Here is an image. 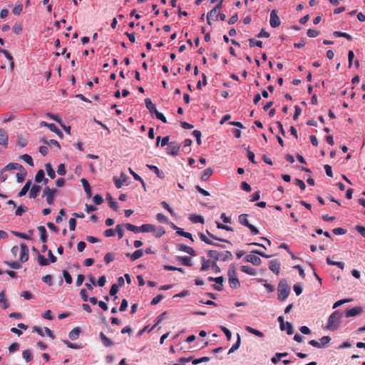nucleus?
<instances>
[{"label":"nucleus","instance_id":"1","mask_svg":"<svg viewBox=\"0 0 365 365\" xmlns=\"http://www.w3.org/2000/svg\"><path fill=\"white\" fill-rule=\"evenodd\" d=\"M343 317V313L339 311L334 312L329 317L327 329L331 331H335L340 324V320Z\"/></svg>","mask_w":365,"mask_h":365},{"label":"nucleus","instance_id":"2","mask_svg":"<svg viewBox=\"0 0 365 365\" xmlns=\"http://www.w3.org/2000/svg\"><path fill=\"white\" fill-rule=\"evenodd\" d=\"M207 256L213 259L215 262L218 260L225 262L232 259V254L230 251L219 252L217 250H209L207 252Z\"/></svg>","mask_w":365,"mask_h":365},{"label":"nucleus","instance_id":"3","mask_svg":"<svg viewBox=\"0 0 365 365\" xmlns=\"http://www.w3.org/2000/svg\"><path fill=\"white\" fill-rule=\"evenodd\" d=\"M227 276H228L229 285L231 288L237 289V288L240 287V282L237 278L236 268L234 265L230 266L228 271H227Z\"/></svg>","mask_w":365,"mask_h":365},{"label":"nucleus","instance_id":"4","mask_svg":"<svg viewBox=\"0 0 365 365\" xmlns=\"http://www.w3.org/2000/svg\"><path fill=\"white\" fill-rule=\"evenodd\" d=\"M278 299L281 302L284 301L290 293V289L287 281L282 279L279 281L277 287Z\"/></svg>","mask_w":365,"mask_h":365},{"label":"nucleus","instance_id":"5","mask_svg":"<svg viewBox=\"0 0 365 365\" xmlns=\"http://www.w3.org/2000/svg\"><path fill=\"white\" fill-rule=\"evenodd\" d=\"M202 267L200 268L201 272L207 271L208 269L212 268L215 272H220V268L217 264V262L210 259H206L205 257H201Z\"/></svg>","mask_w":365,"mask_h":365},{"label":"nucleus","instance_id":"6","mask_svg":"<svg viewBox=\"0 0 365 365\" xmlns=\"http://www.w3.org/2000/svg\"><path fill=\"white\" fill-rule=\"evenodd\" d=\"M249 217L250 215L248 214H241L238 217V222L242 225L248 227L253 235H257L259 233V230L250 223Z\"/></svg>","mask_w":365,"mask_h":365},{"label":"nucleus","instance_id":"7","mask_svg":"<svg viewBox=\"0 0 365 365\" xmlns=\"http://www.w3.org/2000/svg\"><path fill=\"white\" fill-rule=\"evenodd\" d=\"M58 192L56 188L51 189L49 187H45L43 190V197H46V202L48 205H52L54 201L55 194Z\"/></svg>","mask_w":365,"mask_h":365},{"label":"nucleus","instance_id":"8","mask_svg":"<svg viewBox=\"0 0 365 365\" xmlns=\"http://www.w3.org/2000/svg\"><path fill=\"white\" fill-rule=\"evenodd\" d=\"M180 150V145L175 141L169 143V147L166 149V153L168 155L176 156L179 154Z\"/></svg>","mask_w":365,"mask_h":365},{"label":"nucleus","instance_id":"9","mask_svg":"<svg viewBox=\"0 0 365 365\" xmlns=\"http://www.w3.org/2000/svg\"><path fill=\"white\" fill-rule=\"evenodd\" d=\"M269 24L272 28H277L281 24L280 19L277 15V10L275 9H273L271 11Z\"/></svg>","mask_w":365,"mask_h":365},{"label":"nucleus","instance_id":"10","mask_svg":"<svg viewBox=\"0 0 365 365\" xmlns=\"http://www.w3.org/2000/svg\"><path fill=\"white\" fill-rule=\"evenodd\" d=\"M29 250L27 245L24 243L21 245V252L19 259L21 262H26L29 259Z\"/></svg>","mask_w":365,"mask_h":365},{"label":"nucleus","instance_id":"11","mask_svg":"<svg viewBox=\"0 0 365 365\" xmlns=\"http://www.w3.org/2000/svg\"><path fill=\"white\" fill-rule=\"evenodd\" d=\"M362 312V308L361 307H355L351 309H348L345 312L346 317H355L359 314Z\"/></svg>","mask_w":365,"mask_h":365},{"label":"nucleus","instance_id":"12","mask_svg":"<svg viewBox=\"0 0 365 365\" xmlns=\"http://www.w3.org/2000/svg\"><path fill=\"white\" fill-rule=\"evenodd\" d=\"M269 268L275 274L278 275L280 270V263L277 259L271 260L269 263Z\"/></svg>","mask_w":365,"mask_h":365},{"label":"nucleus","instance_id":"13","mask_svg":"<svg viewBox=\"0 0 365 365\" xmlns=\"http://www.w3.org/2000/svg\"><path fill=\"white\" fill-rule=\"evenodd\" d=\"M245 259L247 262H250L254 265L257 266L259 265L262 262L261 259L255 255H247L245 257Z\"/></svg>","mask_w":365,"mask_h":365},{"label":"nucleus","instance_id":"14","mask_svg":"<svg viewBox=\"0 0 365 365\" xmlns=\"http://www.w3.org/2000/svg\"><path fill=\"white\" fill-rule=\"evenodd\" d=\"M8 141H9L8 134L3 128H0V145L7 147Z\"/></svg>","mask_w":365,"mask_h":365},{"label":"nucleus","instance_id":"15","mask_svg":"<svg viewBox=\"0 0 365 365\" xmlns=\"http://www.w3.org/2000/svg\"><path fill=\"white\" fill-rule=\"evenodd\" d=\"M41 190L40 185H34L30 190L29 197V198H36Z\"/></svg>","mask_w":365,"mask_h":365},{"label":"nucleus","instance_id":"16","mask_svg":"<svg viewBox=\"0 0 365 365\" xmlns=\"http://www.w3.org/2000/svg\"><path fill=\"white\" fill-rule=\"evenodd\" d=\"M81 182L86 193L87 197L90 198L92 195L91 186L90 185L88 181L85 178L81 179Z\"/></svg>","mask_w":365,"mask_h":365},{"label":"nucleus","instance_id":"17","mask_svg":"<svg viewBox=\"0 0 365 365\" xmlns=\"http://www.w3.org/2000/svg\"><path fill=\"white\" fill-rule=\"evenodd\" d=\"M178 249L180 250V251H182V252H185L192 256H195V250L189 247V246H187V245H182V244H180L178 245Z\"/></svg>","mask_w":365,"mask_h":365},{"label":"nucleus","instance_id":"18","mask_svg":"<svg viewBox=\"0 0 365 365\" xmlns=\"http://www.w3.org/2000/svg\"><path fill=\"white\" fill-rule=\"evenodd\" d=\"M145 104L147 109H148V110L152 115L155 114L156 111H158L155 105L152 103V101L150 98L145 99Z\"/></svg>","mask_w":365,"mask_h":365},{"label":"nucleus","instance_id":"19","mask_svg":"<svg viewBox=\"0 0 365 365\" xmlns=\"http://www.w3.org/2000/svg\"><path fill=\"white\" fill-rule=\"evenodd\" d=\"M99 337L103 343V344L106 346H110L114 344V343L108 337H107L103 332H101L99 334Z\"/></svg>","mask_w":365,"mask_h":365},{"label":"nucleus","instance_id":"20","mask_svg":"<svg viewBox=\"0 0 365 365\" xmlns=\"http://www.w3.org/2000/svg\"><path fill=\"white\" fill-rule=\"evenodd\" d=\"M173 227L174 229L177 230V232L176 233L180 235V236H182L184 237H186V238H188L190 240H191L192 241H193V239H192V234L190 233V232H185L183 231L182 229L181 228H178L176 225H173Z\"/></svg>","mask_w":365,"mask_h":365},{"label":"nucleus","instance_id":"21","mask_svg":"<svg viewBox=\"0 0 365 365\" xmlns=\"http://www.w3.org/2000/svg\"><path fill=\"white\" fill-rule=\"evenodd\" d=\"M143 255V252L142 250H137L133 254L126 253V256L130 257L131 261H135L139 258H140Z\"/></svg>","mask_w":365,"mask_h":365},{"label":"nucleus","instance_id":"22","mask_svg":"<svg viewBox=\"0 0 365 365\" xmlns=\"http://www.w3.org/2000/svg\"><path fill=\"white\" fill-rule=\"evenodd\" d=\"M0 306L4 309H7L9 306V302H8L7 299H6V294H5L4 290H2L0 292Z\"/></svg>","mask_w":365,"mask_h":365},{"label":"nucleus","instance_id":"23","mask_svg":"<svg viewBox=\"0 0 365 365\" xmlns=\"http://www.w3.org/2000/svg\"><path fill=\"white\" fill-rule=\"evenodd\" d=\"M224 282V277H215V282L217 284H213L212 285V288L217 291L222 290V284Z\"/></svg>","mask_w":365,"mask_h":365},{"label":"nucleus","instance_id":"24","mask_svg":"<svg viewBox=\"0 0 365 365\" xmlns=\"http://www.w3.org/2000/svg\"><path fill=\"white\" fill-rule=\"evenodd\" d=\"M40 234V240L43 243H46L47 241V231L44 226H39L38 227Z\"/></svg>","mask_w":365,"mask_h":365},{"label":"nucleus","instance_id":"25","mask_svg":"<svg viewBox=\"0 0 365 365\" xmlns=\"http://www.w3.org/2000/svg\"><path fill=\"white\" fill-rule=\"evenodd\" d=\"M81 329L79 327H75L69 332V338L71 340H76L79 337Z\"/></svg>","mask_w":365,"mask_h":365},{"label":"nucleus","instance_id":"26","mask_svg":"<svg viewBox=\"0 0 365 365\" xmlns=\"http://www.w3.org/2000/svg\"><path fill=\"white\" fill-rule=\"evenodd\" d=\"M189 219L192 223H204V217L202 215H190Z\"/></svg>","mask_w":365,"mask_h":365},{"label":"nucleus","instance_id":"27","mask_svg":"<svg viewBox=\"0 0 365 365\" xmlns=\"http://www.w3.org/2000/svg\"><path fill=\"white\" fill-rule=\"evenodd\" d=\"M213 174V170L211 168L205 169L201 175V180L202 181L207 180Z\"/></svg>","mask_w":365,"mask_h":365},{"label":"nucleus","instance_id":"28","mask_svg":"<svg viewBox=\"0 0 365 365\" xmlns=\"http://www.w3.org/2000/svg\"><path fill=\"white\" fill-rule=\"evenodd\" d=\"M141 232H152L155 231V227L151 224H144L140 226Z\"/></svg>","mask_w":365,"mask_h":365},{"label":"nucleus","instance_id":"29","mask_svg":"<svg viewBox=\"0 0 365 365\" xmlns=\"http://www.w3.org/2000/svg\"><path fill=\"white\" fill-rule=\"evenodd\" d=\"M45 168L47 173V175L51 178L53 179L56 178V173L52 168L51 163H48L45 165Z\"/></svg>","mask_w":365,"mask_h":365},{"label":"nucleus","instance_id":"30","mask_svg":"<svg viewBox=\"0 0 365 365\" xmlns=\"http://www.w3.org/2000/svg\"><path fill=\"white\" fill-rule=\"evenodd\" d=\"M241 269V271L246 273V274H248L250 275H256L257 274V272L256 270L254 269V268H252L251 267H249V266H245V265H243L240 267Z\"/></svg>","mask_w":365,"mask_h":365},{"label":"nucleus","instance_id":"31","mask_svg":"<svg viewBox=\"0 0 365 365\" xmlns=\"http://www.w3.org/2000/svg\"><path fill=\"white\" fill-rule=\"evenodd\" d=\"M48 128L50 129L51 131L56 133V135L60 138H63V133L56 127V125L54 123H51L49 125H48Z\"/></svg>","mask_w":365,"mask_h":365},{"label":"nucleus","instance_id":"32","mask_svg":"<svg viewBox=\"0 0 365 365\" xmlns=\"http://www.w3.org/2000/svg\"><path fill=\"white\" fill-rule=\"evenodd\" d=\"M147 167L150 170H152L153 172H154L157 176L160 178H164V174L163 172H161L157 166L155 165H147Z\"/></svg>","mask_w":365,"mask_h":365},{"label":"nucleus","instance_id":"33","mask_svg":"<svg viewBox=\"0 0 365 365\" xmlns=\"http://www.w3.org/2000/svg\"><path fill=\"white\" fill-rule=\"evenodd\" d=\"M333 35L335 37H344V38H346L348 41H352L351 36L345 32L336 31H334Z\"/></svg>","mask_w":365,"mask_h":365},{"label":"nucleus","instance_id":"34","mask_svg":"<svg viewBox=\"0 0 365 365\" xmlns=\"http://www.w3.org/2000/svg\"><path fill=\"white\" fill-rule=\"evenodd\" d=\"M248 41H249V45L251 48L255 47V46L262 48V46H263V43H262V41L255 40V38H251L248 39Z\"/></svg>","mask_w":365,"mask_h":365},{"label":"nucleus","instance_id":"35","mask_svg":"<svg viewBox=\"0 0 365 365\" xmlns=\"http://www.w3.org/2000/svg\"><path fill=\"white\" fill-rule=\"evenodd\" d=\"M245 329L249 332V333H251L252 334H255L257 336H259V337H263L264 336V334L262 332H261L260 331L257 330V329H255L251 327H249V326H247L245 327Z\"/></svg>","mask_w":365,"mask_h":365},{"label":"nucleus","instance_id":"36","mask_svg":"<svg viewBox=\"0 0 365 365\" xmlns=\"http://www.w3.org/2000/svg\"><path fill=\"white\" fill-rule=\"evenodd\" d=\"M27 140L26 138H24L22 135H18L17 136V145L21 147V148H24L27 145Z\"/></svg>","mask_w":365,"mask_h":365},{"label":"nucleus","instance_id":"37","mask_svg":"<svg viewBox=\"0 0 365 365\" xmlns=\"http://www.w3.org/2000/svg\"><path fill=\"white\" fill-rule=\"evenodd\" d=\"M20 158L23 160L24 162H26L28 165L30 166H34V161L31 155L28 154H24L20 156Z\"/></svg>","mask_w":365,"mask_h":365},{"label":"nucleus","instance_id":"38","mask_svg":"<svg viewBox=\"0 0 365 365\" xmlns=\"http://www.w3.org/2000/svg\"><path fill=\"white\" fill-rule=\"evenodd\" d=\"M178 259L185 266H191V259L187 256L178 257Z\"/></svg>","mask_w":365,"mask_h":365},{"label":"nucleus","instance_id":"39","mask_svg":"<svg viewBox=\"0 0 365 365\" xmlns=\"http://www.w3.org/2000/svg\"><path fill=\"white\" fill-rule=\"evenodd\" d=\"M22 356L26 362H29L33 359V355L29 349L23 351Z\"/></svg>","mask_w":365,"mask_h":365},{"label":"nucleus","instance_id":"40","mask_svg":"<svg viewBox=\"0 0 365 365\" xmlns=\"http://www.w3.org/2000/svg\"><path fill=\"white\" fill-rule=\"evenodd\" d=\"M45 173L43 170H39L35 176V182L40 183L44 179Z\"/></svg>","mask_w":365,"mask_h":365},{"label":"nucleus","instance_id":"41","mask_svg":"<svg viewBox=\"0 0 365 365\" xmlns=\"http://www.w3.org/2000/svg\"><path fill=\"white\" fill-rule=\"evenodd\" d=\"M125 227L128 230L135 232V233L141 232L140 226L138 227L134 225L127 223V224H125Z\"/></svg>","mask_w":365,"mask_h":365},{"label":"nucleus","instance_id":"42","mask_svg":"<svg viewBox=\"0 0 365 365\" xmlns=\"http://www.w3.org/2000/svg\"><path fill=\"white\" fill-rule=\"evenodd\" d=\"M38 262L41 266H47L49 264L48 260L42 255L38 254Z\"/></svg>","mask_w":365,"mask_h":365},{"label":"nucleus","instance_id":"43","mask_svg":"<svg viewBox=\"0 0 365 365\" xmlns=\"http://www.w3.org/2000/svg\"><path fill=\"white\" fill-rule=\"evenodd\" d=\"M240 343H241V341H240V336L239 334H237V341L235 344L232 345V346L230 348V349L228 351V354H231L234 351H235L237 349H239L240 346Z\"/></svg>","mask_w":365,"mask_h":365},{"label":"nucleus","instance_id":"44","mask_svg":"<svg viewBox=\"0 0 365 365\" xmlns=\"http://www.w3.org/2000/svg\"><path fill=\"white\" fill-rule=\"evenodd\" d=\"M200 238L202 241L205 242L206 244L211 245H217V243H214L210 238H208L205 234L200 233L199 235Z\"/></svg>","mask_w":365,"mask_h":365},{"label":"nucleus","instance_id":"45","mask_svg":"<svg viewBox=\"0 0 365 365\" xmlns=\"http://www.w3.org/2000/svg\"><path fill=\"white\" fill-rule=\"evenodd\" d=\"M18 167V163H9L8 165H6L2 170H1V173L4 172V171H6V170H16V168Z\"/></svg>","mask_w":365,"mask_h":365},{"label":"nucleus","instance_id":"46","mask_svg":"<svg viewBox=\"0 0 365 365\" xmlns=\"http://www.w3.org/2000/svg\"><path fill=\"white\" fill-rule=\"evenodd\" d=\"M93 202L96 204V205H99L104 202V200L102 195L97 194L93 196Z\"/></svg>","mask_w":365,"mask_h":365},{"label":"nucleus","instance_id":"47","mask_svg":"<svg viewBox=\"0 0 365 365\" xmlns=\"http://www.w3.org/2000/svg\"><path fill=\"white\" fill-rule=\"evenodd\" d=\"M42 280L44 283L48 286L53 285V277L51 274H46L42 277Z\"/></svg>","mask_w":365,"mask_h":365},{"label":"nucleus","instance_id":"48","mask_svg":"<svg viewBox=\"0 0 365 365\" xmlns=\"http://www.w3.org/2000/svg\"><path fill=\"white\" fill-rule=\"evenodd\" d=\"M223 1L224 0H220V2L209 12L210 16H212V14H216L222 9Z\"/></svg>","mask_w":365,"mask_h":365},{"label":"nucleus","instance_id":"49","mask_svg":"<svg viewBox=\"0 0 365 365\" xmlns=\"http://www.w3.org/2000/svg\"><path fill=\"white\" fill-rule=\"evenodd\" d=\"M63 276L65 281L67 284H71L72 283V282H73L72 277L68 271L63 270Z\"/></svg>","mask_w":365,"mask_h":365},{"label":"nucleus","instance_id":"50","mask_svg":"<svg viewBox=\"0 0 365 365\" xmlns=\"http://www.w3.org/2000/svg\"><path fill=\"white\" fill-rule=\"evenodd\" d=\"M106 199L108 201L109 205H118L116 200L112 197V195L109 193H106Z\"/></svg>","mask_w":365,"mask_h":365},{"label":"nucleus","instance_id":"51","mask_svg":"<svg viewBox=\"0 0 365 365\" xmlns=\"http://www.w3.org/2000/svg\"><path fill=\"white\" fill-rule=\"evenodd\" d=\"M156 219L159 222H161V223H168V217L162 213H158L156 215Z\"/></svg>","mask_w":365,"mask_h":365},{"label":"nucleus","instance_id":"52","mask_svg":"<svg viewBox=\"0 0 365 365\" xmlns=\"http://www.w3.org/2000/svg\"><path fill=\"white\" fill-rule=\"evenodd\" d=\"M192 135H193V136H195L196 138V141H197V145H200L201 143H202V141H201V135H202L201 132L200 130H195L192 132Z\"/></svg>","mask_w":365,"mask_h":365},{"label":"nucleus","instance_id":"53","mask_svg":"<svg viewBox=\"0 0 365 365\" xmlns=\"http://www.w3.org/2000/svg\"><path fill=\"white\" fill-rule=\"evenodd\" d=\"M22 9H23L22 4H16V6L13 9L12 11H13L14 15H19L21 13Z\"/></svg>","mask_w":365,"mask_h":365},{"label":"nucleus","instance_id":"54","mask_svg":"<svg viewBox=\"0 0 365 365\" xmlns=\"http://www.w3.org/2000/svg\"><path fill=\"white\" fill-rule=\"evenodd\" d=\"M129 172L133 175V177L135 180L141 182L143 186L145 187V183L143 182V180L137 173H135L131 168H129Z\"/></svg>","mask_w":365,"mask_h":365},{"label":"nucleus","instance_id":"55","mask_svg":"<svg viewBox=\"0 0 365 365\" xmlns=\"http://www.w3.org/2000/svg\"><path fill=\"white\" fill-rule=\"evenodd\" d=\"M270 36V34L265 31L264 29H262L259 34L256 35L257 38H268Z\"/></svg>","mask_w":365,"mask_h":365},{"label":"nucleus","instance_id":"56","mask_svg":"<svg viewBox=\"0 0 365 365\" xmlns=\"http://www.w3.org/2000/svg\"><path fill=\"white\" fill-rule=\"evenodd\" d=\"M114 260V255L112 252H108L104 257V261L106 264Z\"/></svg>","mask_w":365,"mask_h":365},{"label":"nucleus","instance_id":"57","mask_svg":"<svg viewBox=\"0 0 365 365\" xmlns=\"http://www.w3.org/2000/svg\"><path fill=\"white\" fill-rule=\"evenodd\" d=\"M57 173L60 175H65L66 173V167H65V165L63 164V163H61L58 167V170H57Z\"/></svg>","mask_w":365,"mask_h":365},{"label":"nucleus","instance_id":"58","mask_svg":"<svg viewBox=\"0 0 365 365\" xmlns=\"http://www.w3.org/2000/svg\"><path fill=\"white\" fill-rule=\"evenodd\" d=\"M27 210H28V207H17L15 214L17 216H21L23 215V213L26 212Z\"/></svg>","mask_w":365,"mask_h":365},{"label":"nucleus","instance_id":"59","mask_svg":"<svg viewBox=\"0 0 365 365\" xmlns=\"http://www.w3.org/2000/svg\"><path fill=\"white\" fill-rule=\"evenodd\" d=\"M63 342L66 344V346L69 348H71V349H80L81 348V346L77 344H73L71 342H70L68 340H63Z\"/></svg>","mask_w":365,"mask_h":365},{"label":"nucleus","instance_id":"60","mask_svg":"<svg viewBox=\"0 0 365 365\" xmlns=\"http://www.w3.org/2000/svg\"><path fill=\"white\" fill-rule=\"evenodd\" d=\"M307 34L310 38H315L319 34V31L314 29H308Z\"/></svg>","mask_w":365,"mask_h":365},{"label":"nucleus","instance_id":"61","mask_svg":"<svg viewBox=\"0 0 365 365\" xmlns=\"http://www.w3.org/2000/svg\"><path fill=\"white\" fill-rule=\"evenodd\" d=\"M26 175H27V172H25V173H18L16 174V180H17V182H24Z\"/></svg>","mask_w":365,"mask_h":365},{"label":"nucleus","instance_id":"62","mask_svg":"<svg viewBox=\"0 0 365 365\" xmlns=\"http://www.w3.org/2000/svg\"><path fill=\"white\" fill-rule=\"evenodd\" d=\"M331 341V338L329 336H324L320 339V344L322 347H324Z\"/></svg>","mask_w":365,"mask_h":365},{"label":"nucleus","instance_id":"63","mask_svg":"<svg viewBox=\"0 0 365 365\" xmlns=\"http://www.w3.org/2000/svg\"><path fill=\"white\" fill-rule=\"evenodd\" d=\"M22 25L21 24H15L13 27V31L16 34H20L22 31Z\"/></svg>","mask_w":365,"mask_h":365},{"label":"nucleus","instance_id":"64","mask_svg":"<svg viewBox=\"0 0 365 365\" xmlns=\"http://www.w3.org/2000/svg\"><path fill=\"white\" fill-rule=\"evenodd\" d=\"M115 232L118 234V238L121 239L123 237L124 232L121 225H118L115 229Z\"/></svg>","mask_w":365,"mask_h":365}]
</instances>
